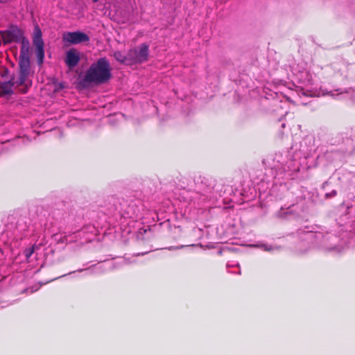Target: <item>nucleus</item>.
<instances>
[{
    "mask_svg": "<svg viewBox=\"0 0 355 355\" xmlns=\"http://www.w3.org/2000/svg\"><path fill=\"white\" fill-rule=\"evenodd\" d=\"M149 45L142 43L128 51V65L142 64L148 60Z\"/></svg>",
    "mask_w": 355,
    "mask_h": 355,
    "instance_id": "nucleus-8",
    "label": "nucleus"
},
{
    "mask_svg": "<svg viewBox=\"0 0 355 355\" xmlns=\"http://www.w3.org/2000/svg\"><path fill=\"white\" fill-rule=\"evenodd\" d=\"M300 92L304 96H312L314 95L313 92L308 88L305 89L302 87L300 89Z\"/></svg>",
    "mask_w": 355,
    "mask_h": 355,
    "instance_id": "nucleus-19",
    "label": "nucleus"
},
{
    "mask_svg": "<svg viewBox=\"0 0 355 355\" xmlns=\"http://www.w3.org/2000/svg\"><path fill=\"white\" fill-rule=\"evenodd\" d=\"M17 78H12L11 80L7 82H3L0 84V94L1 95H8L12 93V87L16 85L17 86H24V89H23V92H26L28 88L31 86H28L26 84H17L16 81L17 80Z\"/></svg>",
    "mask_w": 355,
    "mask_h": 355,
    "instance_id": "nucleus-13",
    "label": "nucleus"
},
{
    "mask_svg": "<svg viewBox=\"0 0 355 355\" xmlns=\"http://www.w3.org/2000/svg\"><path fill=\"white\" fill-rule=\"evenodd\" d=\"M74 272H76V271L70 272H69V273H68V275H71V274L74 273ZM66 275H67V274H66V275H63L60 276V277H64V276H66ZM58 278H60V277H59L54 278V279H53L51 281H53V280H55V279H57Z\"/></svg>",
    "mask_w": 355,
    "mask_h": 355,
    "instance_id": "nucleus-24",
    "label": "nucleus"
},
{
    "mask_svg": "<svg viewBox=\"0 0 355 355\" xmlns=\"http://www.w3.org/2000/svg\"><path fill=\"white\" fill-rule=\"evenodd\" d=\"M260 248L263 249L264 251H271L274 249L272 246L266 244H262L261 245H260Z\"/></svg>",
    "mask_w": 355,
    "mask_h": 355,
    "instance_id": "nucleus-21",
    "label": "nucleus"
},
{
    "mask_svg": "<svg viewBox=\"0 0 355 355\" xmlns=\"http://www.w3.org/2000/svg\"><path fill=\"white\" fill-rule=\"evenodd\" d=\"M116 202H118V200H115ZM121 202H119V204ZM114 205L116 206V209L117 207H119V206H116V203H114ZM116 210V209H115ZM116 213H115L114 214L116 215V217H117V216H119L118 213H117V211H116Z\"/></svg>",
    "mask_w": 355,
    "mask_h": 355,
    "instance_id": "nucleus-26",
    "label": "nucleus"
},
{
    "mask_svg": "<svg viewBox=\"0 0 355 355\" xmlns=\"http://www.w3.org/2000/svg\"><path fill=\"white\" fill-rule=\"evenodd\" d=\"M19 42L21 44L19 58V72L16 83L18 85L26 84L28 86H31L32 80L30 79L31 65L29 58L30 43L25 37H23Z\"/></svg>",
    "mask_w": 355,
    "mask_h": 355,
    "instance_id": "nucleus-5",
    "label": "nucleus"
},
{
    "mask_svg": "<svg viewBox=\"0 0 355 355\" xmlns=\"http://www.w3.org/2000/svg\"><path fill=\"white\" fill-rule=\"evenodd\" d=\"M113 57L117 62L128 65V53L125 55L121 51H116L113 53Z\"/></svg>",
    "mask_w": 355,
    "mask_h": 355,
    "instance_id": "nucleus-16",
    "label": "nucleus"
},
{
    "mask_svg": "<svg viewBox=\"0 0 355 355\" xmlns=\"http://www.w3.org/2000/svg\"><path fill=\"white\" fill-rule=\"evenodd\" d=\"M33 252H34V247L33 246L24 250V254L26 261H28V259L32 256Z\"/></svg>",
    "mask_w": 355,
    "mask_h": 355,
    "instance_id": "nucleus-18",
    "label": "nucleus"
},
{
    "mask_svg": "<svg viewBox=\"0 0 355 355\" xmlns=\"http://www.w3.org/2000/svg\"><path fill=\"white\" fill-rule=\"evenodd\" d=\"M281 126H282V128H285V126H286L285 123H282V125H281Z\"/></svg>",
    "mask_w": 355,
    "mask_h": 355,
    "instance_id": "nucleus-28",
    "label": "nucleus"
},
{
    "mask_svg": "<svg viewBox=\"0 0 355 355\" xmlns=\"http://www.w3.org/2000/svg\"><path fill=\"white\" fill-rule=\"evenodd\" d=\"M227 268L228 272L230 273L241 275V269L239 268V263L236 261H229L227 263Z\"/></svg>",
    "mask_w": 355,
    "mask_h": 355,
    "instance_id": "nucleus-15",
    "label": "nucleus"
},
{
    "mask_svg": "<svg viewBox=\"0 0 355 355\" xmlns=\"http://www.w3.org/2000/svg\"><path fill=\"white\" fill-rule=\"evenodd\" d=\"M297 150V147L292 146L291 151L285 154L276 153L272 159V162L269 159L267 160L271 170L275 171V175L284 173L290 177L300 171L302 155L306 158L308 153L304 148H300V152Z\"/></svg>",
    "mask_w": 355,
    "mask_h": 355,
    "instance_id": "nucleus-2",
    "label": "nucleus"
},
{
    "mask_svg": "<svg viewBox=\"0 0 355 355\" xmlns=\"http://www.w3.org/2000/svg\"><path fill=\"white\" fill-rule=\"evenodd\" d=\"M337 195V191L336 190H332L331 192L326 193V198H333Z\"/></svg>",
    "mask_w": 355,
    "mask_h": 355,
    "instance_id": "nucleus-22",
    "label": "nucleus"
},
{
    "mask_svg": "<svg viewBox=\"0 0 355 355\" xmlns=\"http://www.w3.org/2000/svg\"><path fill=\"white\" fill-rule=\"evenodd\" d=\"M4 44L19 42L24 37L23 32L17 26H11L8 30L0 31Z\"/></svg>",
    "mask_w": 355,
    "mask_h": 355,
    "instance_id": "nucleus-11",
    "label": "nucleus"
},
{
    "mask_svg": "<svg viewBox=\"0 0 355 355\" xmlns=\"http://www.w3.org/2000/svg\"><path fill=\"white\" fill-rule=\"evenodd\" d=\"M307 191L302 188H297L292 194L295 199L291 201V204L286 207H282L277 211V216L280 218H288L291 216H297L307 209L306 193Z\"/></svg>",
    "mask_w": 355,
    "mask_h": 355,
    "instance_id": "nucleus-4",
    "label": "nucleus"
},
{
    "mask_svg": "<svg viewBox=\"0 0 355 355\" xmlns=\"http://www.w3.org/2000/svg\"><path fill=\"white\" fill-rule=\"evenodd\" d=\"M305 76L306 77H308L307 80H302L301 78H300V80L302 82V84H304V86L306 87H309V85H311L312 83H311V78H309L310 75L306 72H302V74H301V76L302 78Z\"/></svg>",
    "mask_w": 355,
    "mask_h": 355,
    "instance_id": "nucleus-17",
    "label": "nucleus"
},
{
    "mask_svg": "<svg viewBox=\"0 0 355 355\" xmlns=\"http://www.w3.org/2000/svg\"><path fill=\"white\" fill-rule=\"evenodd\" d=\"M353 209V207H348V209Z\"/></svg>",
    "mask_w": 355,
    "mask_h": 355,
    "instance_id": "nucleus-31",
    "label": "nucleus"
},
{
    "mask_svg": "<svg viewBox=\"0 0 355 355\" xmlns=\"http://www.w3.org/2000/svg\"><path fill=\"white\" fill-rule=\"evenodd\" d=\"M98 233L97 227L89 224L76 232L61 236L60 241L66 244L77 243L78 245H83L94 240Z\"/></svg>",
    "mask_w": 355,
    "mask_h": 355,
    "instance_id": "nucleus-7",
    "label": "nucleus"
},
{
    "mask_svg": "<svg viewBox=\"0 0 355 355\" xmlns=\"http://www.w3.org/2000/svg\"><path fill=\"white\" fill-rule=\"evenodd\" d=\"M89 269H79L77 270V272H82V271H84V270H88Z\"/></svg>",
    "mask_w": 355,
    "mask_h": 355,
    "instance_id": "nucleus-27",
    "label": "nucleus"
},
{
    "mask_svg": "<svg viewBox=\"0 0 355 355\" xmlns=\"http://www.w3.org/2000/svg\"><path fill=\"white\" fill-rule=\"evenodd\" d=\"M184 247V245H181L180 247H170L168 248V250H177V249H180V248H182Z\"/></svg>",
    "mask_w": 355,
    "mask_h": 355,
    "instance_id": "nucleus-23",
    "label": "nucleus"
},
{
    "mask_svg": "<svg viewBox=\"0 0 355 355\" xmlns=\"http://www.w3.org/2000/svg\"><path fill=\"white\" fill-rule=\"evenodd\" d=\"M119 22L122 23V24H125V23H131L132 22V19H131V17H130V15L128 14L127 16L125 17H123L121 19H120L119 21Z\"/></svg>",
    "mask_w": 355,
    "mask_h": 355,
    "instance_id": "nucleus-20",
    "label": "nucleus"
},
{
    "mask_svg": "<svg viewBox=\"0 0 355 355\" xmlns=\"http://www.w3.org/2000/svg\"><path fill=\"white\" fill-rule=\"evenodd\" d=\"M140 202L139 200H123L116 209L120 217V224L130 225L132 222L141 218Z\"/></svg>",
    "mask_w": 355,
    "mask_h": 355,
    "instance_id": "nucleus-6",
    "label": "nucleus"
},
{
    "mask_svg": "<svg viewBox=\"0 0 355 355\" xmlns=\"http://www.w3.org/2000/svg\"><path fill=\"white\" fill-rule=\"evenodd\" d=\"M116 202H118V200H115ZM121 202H119V204ZM114 205L116 206V209L117 207H119V206H116V203H114ZM116 210V209H115ZM116 213H115L114 214L116 215V217H117V216H119L118 213H117V211H116Z\"/></svg>",
    "mask_w": 355,
    "mask_h": 355,
    "instance_id": "nucleus-25",
    "label": "nucleus"
},
{
    "mask_svg": "<svg viewBox=\"0 0 355 355\" xmlns=\"http://www.w3.org/2000/svg\"><path fill=\"white\" fill-rule=\"evenodd\" d=\"M111 77L110 62L107 58L103 57L90 65L81 83L85 86L92 84L98 85L108 82Z\"/></svg>",
    "mask_w": 355,
    "mask_h": 355,
    "instance_id": "nucleus-3",
    "label": "nucleus"
},
{
    "mask_svg": "<svg viewBox=\"0 0 355 355\" xmlns=\"http://www.w3.org/2000/svg\"><path fill=\"white\" fill-rule=\"evenodd\" d=\"M92 1L93 2H95V3L98 1V0H92Z\"/></svg>",
    "mask_w": 355,
    "mask_h": 355,
    "instance_id": "nucleus-30",
    "label": "nucleus"
},
{
    "mask_svg": "<svg viewBox=\"0 0 355 355\" xmlns=\"http://www.w3.org/2000/svg\"><path fill=\"white\" fill-rule=\"evenodd\" d=\"M299 234L304 235V239L310 243L312 248L325 252H340L344 248L339 237L320 225L306 226L300 230Z\"/></svg>",
    "mask_w": 355,
    "mask_h": 355,
    "instance_id": "nucleus-1",
    "label": "nucleus"
},
{
    "mask_svg": "<svg viewBox=\"0 0 355 355\" xmlns=\"http://www.w3.org/2000/svg\"><path fill=\"white\" fill-rule=\"evenodd\" d=\"M33 44L35 46V53L38 64H42L44 59V43L42 39V33L37 24L34 26L33 33Z\"/></svg>",
    "mask_w": 355,
    "mask_h": 355,
    "instance_id": "nucleus-9",
    "label": "nucleus"
},
{
    "mask_svg": "<svg viewBox=\"0 0 355 355\" xmlns=\"http://www.w3.org/2000/svg\"><path fill=\"white\" fill-rule=\"evenodd\" d=\"M80 60V53L75 49H70L65 53L64 63L69 69H73Z\"/></svg>",
    "mask_w": 355,
    "mask_h": 355,
    "instance_id": "nucleus-12",
    "label": "nucleus"
},
{
    "mask_svg": "<svg viewBox=\"0 0 355 355\" xmlns=\"http://www.w3.org/2000/svg\"><path fill=\"white\" fill-rule=\"evenodd\" d=\"M6 1H7V0H0V2H1V3H5V2H6Z\"/></svg>",
    "mask_w": 355,
    "mask_h": 355,
    "instance_id": "nucleus-29",
    "label": "nucleus"
},
{
    "mask_svg": "<svg viewBox=\"0 0 355 355\" xmlns=\"http://www.w3.org/2000/svg\"><path fill=\"white\" fill-rule=\"evenodd\" d=\"M62 41L67 45L78 44L89 41V37L81 31L64 32Z\"/></svg>",
    "mask_w": 355,
    "mask_h": 355,
    "instance_id": "nucleus-10",
    "label": "nucleus"
},
{
    "mask_svg": "<svg viewBox=\"0 0 355 355\" xmlns=\"http://www.w3.org/2000/svg\"><path fill=\"white\" fill-rule=\"evenodd\" d=\"M327 94L333 97H336L338 99L343 98L345 95L346 96L349 97L352 102L355 104V90H354L352 88L345 89H337L336 90L330 91Z\"/></svg>",
    "mask_w": 355,
    "mask_h": 355,
    "instance_id": "nucleus-14",
    "label": "nucleus"
}]
</instances>
